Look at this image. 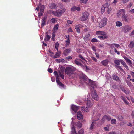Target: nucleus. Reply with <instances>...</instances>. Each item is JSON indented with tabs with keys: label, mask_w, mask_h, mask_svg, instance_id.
<instances>
[{
	"label": "nucleus",
	"mask_w": 134,
	"mask_h": 134,
	"mask_svg": "<svg viewBox=\"0 0 134 134\" xmlns=\"http://www.w3.org/2000/svg\"><path fill=\"white\" fill-rule=\"evenodd\" d=\"M88 0H80L81 3H85L87 2Z\"/></svg>",
	"instance_id": "nucleus-59"
},
{
	"label": "nucleus",
	"mask_w": 134,
	"mask_h": 134,
	"mask_svg": "<svg viewBox=\"0 0 134 134\" xmlns=\"http://www.w3.org/2000/svg\"><path fill=\"white\" fill-rule=\"evenodd\" d=\"M107 20V18H105L102 19L99 24V27L102 28L104 27L106 25Z\"/></svg>",
	"instance_id": "nucleus-7"
},
{
	"label": "nucleus",
	"mask_w": 134,
	"mask_h": 134,
	"mask_svg": "<svg viewBox=\"0 0 134 134\" xmlns=\"http://www.w3.org/2000/svg\"><path fill=\"white\" fill-rule=\"evenodd\" d=\"M72 57L71 56H69L66 57V59L68 60H69V59H72Z\"/></svg>",
	"instance_id": "nucleus-52"
},
{
	"label": "nucleus",
	"mask_w": 134,
	"mask_h": 134,
	"mask_svg": "<svg viewBox=\"0 0 134 134\" xmlns=\"http://www.w3.org/2000/svg\"><path fill=\"white\" fill-rule=\"evenodd\" d=\"M45 35H46V36L44 39V40L45 42H46L49 40L51 37L49 36L48 35V33L47 32H46L45 33Z\"/></svg>",
	"instance_id": "nucleus-22"
},
{
	"label": "nucleus",
	"mask_w": 134,
	"mask_h": 134,
	"mask_svg": "<svg viewBox=\"0 0 134 134\" xmlns=\"http://www.w3.org/2000/svg\"><path fill=\"white\" fill-rule=\"evenodd\" d=\"M120 60L121 61V63L123 65V66H124L125 64H126L125 62L122 59H121V60Z\"/></svg>",
	"instance_id": "nucleus-55"
},
{
	"label": "nucleus",
	"mask_w": 134,
	"mask_h": 134,
	"mask_svg": "<svg viewBox=\"0 0 134 134\" xmlns=\"http://www.w3.org/2000/svg\"><path fill=\"white\" fill-rule=\"evenodd\" d=\"M121 59H116L114 61V63L115 64H116L117 65H119L120 64V63H121Z\"/></svg>",
	"instance_id": "nucleus-31"
},
{
	"label": "nucleus",
	"mask_w": 134,
	"mask_h": 134,
	"mask_svg": "<svg viewBox=\"0 0 134 134\" xmlns=\"http://www.w3.org/2000/svg\"><path fill=\"white\" fill-rule=\"evenodd\" d=\"M112 76L113 79L117 81H120V79L118 76L115 75H112Z\"/></svg>",
	"instance_id": "nucleus-33"
},
{
	"label": "nucleus",
	"mask_w": 134,
	"mask_h": 134,
	"mask_svg": "<svg viewBox=\"0 0 134 134\" xmlns=\"http://www.w3.org/2000/svg\"><path fill=\"white\" fill-rule=\"evenodd\" d=\"M109 5V4L108 3H105L103 6L106 9L107 8Z\"/></svg>",
	"instance_id": "nucleus-50"
},
{
	"label": "nucleus",
	"mask_w": 134,
	"mask_h": 134,
	"mask_svg": "<svg viewBox=\"0 0 134 134\" xmlns=\"http://www.w3.org/2000/svg\"><path fill=\"white\" fill-rule=\"evenodd\" d=\"M92 98L95 100H98L99 99L96 93V91H94V92H92L91 94Z\"/></svg>",
	"instance_id": "nucleus-10"
},
{
	"label": "nucleus",
	"mask_w": 134,
	"mask_h": 134,
	"mask_svg": "<svg viewBox=\"0 0 134 134\" xmlns=\"http://www.w3.org/2000/svg\"><path fill=\"white\" fill-rule=\"evenodd\" d=\"M46 21H42L41 24V27H43V26L46 25Z\"/></svg>",
	"instance_id": "nucleus-45"
},
{
	"label": "nucleus",
	"mask_w": 134,
	"mask_h": 134,
	"mask_svg": "<svg viewBox=\"0 0 134 134\" xmlns=\"http://www.w3.org/2000/svg\"><path fill=\"white\" fill-rule=\"evenodd\" d=\"M59 25L58 24L54 26V28L53 29V30L54 31H56L57 30L58 28Z\"/></svg>",
	"instance_id": "nucleus-37"
},
{
	"label": "nucleus",
	"mask_w": 134,
	"mask_h": 134,
	"mask_svg": "<svg viewBox=\"0 0 134 134\" xmlns=\"http://www.w3.org/2000/svg\"><path fill=\"white\" fill-rule=\"evenodd\" d=\"M121 98L126 104L128 105L129 104V102L126 100V99L123 96H121Z\"/></svg>",
	"instance_id": "nucleus-32"
},
{
	"label": "nucleus",
	"mask_w": 134,
	"mask_h": 134,
	"mask_svg": "<svg viewBox=\"0 0 134 134\" xmlns=\"http://www.w3.org/2000/svg\"><path fill=\"white\" fill-rule=\"evenodd\" d=\"M49 7L51 9H53L56 8L58 6L57 4L53 3L50 4Z\"/></svg>",
	"instance_id": "nucleus-23"
},
{
	"label": "nucleus",
	"mask_w": 134,
	"mask_h": 134,
	"mask_svg": "<svg viewBox=\"0 0 134 134\" xmlns=\"http://www.w3.org/2000/svg\"><path fill=\"white\" fill-rule=\"evenodd\" d=\"M57 84L59 85V87L61 89L65 88L66 86L65 85L62 83L60 81L57 83Z\"/></svg>",
	"instance_id": "nucleus-17"
},
{
	"label": "nucleus",
	"mask_w": 134,
	"mask_h": 134,
	"mask_svg": "<svg viewBox=\"0 0 134 134\" xmlns=\"http://www.w3.org/2000/svg\"><path fill=\"white\" fill-rule=\"evenodd\" d=\"M121 18L122 19V20L124 21L127 22L128 21V18L126 15H124L121 16Z\"/></svg>",
	"instance_id": "nucleus-21"
},
{
	"label": "nucleus",
	"mask_w": 134,
	"mask_h": 134,
	"mask_svg": "<svg viewBox=\"0 0 134 134\" xmlns=\"http://www.w3.org/2000/svg\"><path fill=\"white\" fill-rule=\"evenodd\" d=\"M114 52L115 53H117L118 55H119L120 54V53L119 51H117L116 48L114 49Z\"/></svg>",
	"instance_id": "nucleus-63"
},
{
	"label": "nucleus",
	"mask_w": 134,
	"mask_h": 134,
	"mask_svg": "<svg viewBox=\"0 0 134 134\" xmlns=\"http://www.w3.org/2000/svg\"><path fill=\"white\" fill-rule=\"evenodd\" d=\"M128 47L131 48H132L134 47V40L131 41L128 45Z\"/></svg>",
	"instance_id": "nucleus-29"
},
{
	"label": "nucleus",
	"mask_w": 134,
	"mask_h": 134,
	"mask_svg": "<svg viewBox=\"0 0 134 134\" xmlns=\"http://www.w3.org/2000/svg\"><path fill=\"white\" fill-rule=\"evenodd\" d=\"M56 76V82L57 83V82L60 81L59 79V76L58 74Z\"/></svg>",
	"instance_id": "nucleus-46"
},
{
	"label": "nucleus",
	"mask_w": 134,
	"mask_h": 134,
	"mask_svg": "<svg viewBox=\"0 0 134 134\" xmlns=\"http://www.w3.org/2000/svg\"><path fill=\"white\" fill-rule=\"evenodd\" d=\"M118 14L119 15H117V16L119 17L120 16V15H122V16L125 15V10L123 9H120L118 12Z\"/></svg>",
	"instance_id": "nucleus-15"
},
{
	"label": "nucleus",
	"mask_w": 134,
	"mask_h": 134,
	"mask_svg": "<svg viewBox=\"0 0 134 134\" xmlns=\"http://www.w3.org/2000/svg\"><path fill=\"white\" fill-rule=\"evenodd\" d=\"M130 98L131 100V101L132 102L134 103V99L133 98V97H132L131 96L130 97Z\"/></svg>",
	"instance_id": "nucleus-64"
},
{
	"label": "nucleus",
	"mask_w": 134,
	"mask_h": 134,
	"mask_svg": "<svg viewBox=\"0 0 134 134\" xmlns=\"http://www.w3.org/2000/svg\"><path fill=\"white\" fill-rule=\"evenodd\" d=\"M80 121H79L76 123V126L79 129L82 126V123H84L85 121V119H83V118H77Z\"/></svg>",
	"instance_id": "nucleus-6"
},
{
	"label": "nucleus",
	"mask_w": 134,
	"mask_h": 134,
	"mask_svg": "<svg viewBox=\"0 0 134 134\" xmlns=\"http://www.w3.org/2000/svg\"><path fill=\"white\" fill-rule=\"evenodd\" d=\"M62 60H60V59H56L55 60L56 62L58 63H60L61 62H62Z\"/></svg>",
	"instance_id": "nucleus-57"
},
{
	"label": "nucleus",
	"mask_w": 134,
	"mask_h": 134,
	"mask_svg": "<svg viewBox=\"0 0 134 134\" xmlns=\"http://www.w3.org/2000/svg\"><path fill=\"white\" fill-rule=\"evenodd\" d=\"M77 117H83V114L82 112L80 111H79L77 113Z\"/></svg>",
	"instance_id": "nucleus-30"
},
{
	"label": "nucleus",
	"mask_w": 134,
	"mask_h": 134,
	"mask_svg": "<svg viewBox=\"0 0 134 134\" xmlns=\"http://www.w3.org/2000/svg\"><path fill=\"white\" fill-rule=\"evenodd\" d=\"M66 10V9L64 8H62L61 10H60L59 11L61 15H62V14Z\"/></svg>",
	"instance_id": "nucleus-39"
},
{
	"label": "nucleus",
	"mask_w": 134,
	"mask_h": 134,
	"mask_svg": "<svg viewBox=\"0 0 134 134\" xmlns=\"http://www.w3.org/2000/svg\"><path fill=\"white\" fill-rule=\"evenodd\" d=\"M124 92L126 94H128L129 93L130 91L128 89H126L125 90Z\"/></svg>",
	"instance_id": "nucleus-49"
},
{
	"label": "nucleus",
	"mask_w": 134,
	"mask_h": 134,
	"mask_svg": "<svg viewBox=\"0 0 134 134\" xmlns=\"http://www.w3.org/2000/svg\"><path fill=\"white\" fill-rule=\"evenodd\" d=\"M83 67H82L83 69H84L86 71L90 70L89 68L86 65H84Z\"/></svg>",
	"instance_id": "nucleus-38"
},
{
	"label": "nucleus",
	"mask_w": 134,
	"mask_h": 134,
	"mask_svg": "<svg viewBox=\"0 0 134 134\" xmlns=\"http://www.w3.org/2000/svg\"><path fill=\"white\" fill-rule=\"evenodd\" d=\"M92 50L94 52H96V47L94 46H92Z\"/></svg>",
	"instance_id": "nucleus-56"
},
{
	"label": "nucleus",
	"mask_w": 134,
	"mask_h": 134,
	"mask_svg": "<svg viewBox=\"0 0 134 134\" xmlns=\"http://www.w3.org/2000/svg\"><path fill=\"white\" fill-rule=\"evenodd\" d=\"M78 57H79L81 59V60H80V61H81L83 63H84V62L83 61H86V60L84 57H83L81 55V54H79L78 55Z\"/></svg>",
	"instance_id": "nucleus-34"
},
{
	"label": "nucleus",
	"mask_w": 134,
	"mask_h": 134,
	"mask_svg": "<svg viewBox=\"0 0 134 134\" xmlns=\"http://www.w3.org/2000/svg\"><path fill=\"white\" fill-rule=\"evenodd\" d=\"M81 77L83 79L84 81L90 86L93 89L97 87V85L95 82L90 79L88 80H87V77L84 75H83Z\"/></svg>",
	"instance_id": "nucleus-1"
},
{
	"label": "nucleus",
	"mask_w": 134,
	"mask_h": 134,
	"mask_svg": "<svg viewBox=\"0 0 134 134\" xmlns=\"http://www.w3.org/2000/svg\"><path fill=\"white\" fill-rule=\"evenodd\" d=\"M108 62V60H103L101 62V63L103 66H106Z\"/></svg>",
	"instance_id": "nucleus-26"
},
{
	"label": "nucleus",
	"mask_w": 134,
	"mask_h": 134,
	"mask_svg": "<svg viewBox=\"0 0 134 134\" xmlns=\"http://www.w3.org/2000/svg\"><path fill=\"white\" fill-rule=\"evenodd\" d=\"M96 114L95 116L96 117H98L101 116L100 114L99 113H96L95 110H94L93 111V114H92V116H94V114Z\"/></svg>",
	"instance_id": "nucleus-27"
},
{
	"label": "nucleus",
	"mask_w": 134,
	"mask_h": 134,
	"mask_svg": "<svg viewBox=\"0 0 134 134\" xmlns=\"http://www.w3.org/2000/svg\"><path fill=\"white\" fill-rule=\"evenodd\" d=\"M75 69L73 66H69L67 67L65 70V73L69 75H71L73 73Z\"/></svg>",
	"instance_id": "nucleus-4"
},
{
	"label": "nucleus",
	"mask_w": 134,
	"mask_h": 134,
	"mask_svg": "<svg viewBox=\"0 0 134 134\" xmlns=\"http://www.w3.org/2000/svg\"><path fill=\"white\" fill-rule=\"evenodd\" d=\"M105 9H106V8H105V7L103 6H102L101 8V13H103L104 12Z\"/></svg>",
	"instance_id": "nucleus-42"
},
{
	"label": "nucleus",
	"mask_w": 134,
	"mask_h": 134,
	"mask_svg": "<svg viewBox=\"0 0 134 134\" xmlns=\"http://www.w3.org/2000/svg\"><path fill=\"white\" fill-rule=\"evenodd\" d=\"M98 40L97 39L93 38L92 39L91 42H98Z\"/></svg>",
	"instance_id": "nucleus-44"
},
{
	"label": "nucleus",
	"mask_w": 134,
	"mask_h": 134,
	"mask_svg": "<svg viewBox=\"0 0 134 134\" xmlns=\"http://www.w3.org/2000/svg\"><path fill=\"white\" fill-rule=\"evenodd\" d=\"M88 13L86 12H84L83 13V16L81 18V20L82 21L86 20L88 18L89 16Z\"/></svg>",
	"instance_id": "nucleus-8"
},
{
	"label": "nucleus",
	"mask_w": 134,
	"mask_h": 134,
	"mask_svg": "<svg viewBox=\"0 0 134 134\" xmlns=\"http://www.w3.org/2000/svg\"><path fill=\"white\" fill-rule=\"evenodd\" d=\"M104 129L105 131H108L109 130V126H108L104 128Z\"/></svg>",
	"instance_id": "nucleus-61"
},
{
	"label": "nucleus",
	"mask_w": 134,
	"mask_h": 134,
	"mask_svg": "<svg viewBox=\"0 0 134 134\" xmlns=\"http://www.w3.org/2000/svg\"><path fill=\"white\" fill-rule=\"evenodd\" d=\"M124 58L126 62L128 64V65L132 67V64L130 60L126 56L124 57Z\"/></svg>",
	"instance_id": "nucleus-14"
},
{
	"label": "nucleus",
	"mask_w": 134,
	"mask_h": 134,
	"mask_svg": "<svg viewBox=\"0 0 134 134\" xmlns=\"http://www.w3.org/2000/svg\"><path fill=\"white\" fill-rule=\"evenodd\" d=\"M84 130L81 129L78 131V134H84Z\"/></svg>",
	"instance_id": "nucleus-40"
},
{
	"label": "nucleus",
	"mask_w": 134,
	"mask_h": 134,
	"mask_svg": "<svg viewBox=\"0 0 134 134\" xmlns=\"http://www.w3.org/2000/svg\"><path fill=\"white\" fill-rule=\"evenodd\" d=\"M120 60L121 61V63L123 65V66H124L125 64H126L125 62L122 59H121V60Z\"/></svg>",
	"instance_id": "nucleus-53"
},
{
	"label": "nucleus",
	"mask_w": 134,
	"mask_h": 134,
	"mask_svg": "<svg viewBox=\"0 0 134 134\" xmlns=\"http://www.w3.org/2000/svg\"><path fill=\"white\" fill-rule=\"evenodd\" d=\"M109 45L112 49L113 48L115 49L116 48H119L120 46V45L119 44L116 43L109 44Z\"/></svg>",
	"instance_id": "nucleus-11"
},
{
	"label": "nucleus",
	"mask_w": 134,
	"mask_h": 134,
	"mask_svg": "<svg viewBox=\"0 0 134 134\" xmlns=\"http://www.w3.org/2000/svg\"><path fill=\"white\" fill-rule=\"evenodd\" d=\"M116 26L118 27H120L122 25V23L119 21H117L116 23Z\"/></svg>",
	"instance_id": "nucleus-35"
},
{
	"label": "nucleus",
	"mask_w": 134,
	"mask_h": 134,
	"mask_svg": "<svg viewBox=\"0 0 134 134\" xmlns=\"http://www.w3.org/2000/svg\"><path fill=\"white\" fill-rule=\"evenodd\" d=\"M80 8L79 7L74 6L71 8V10L72 11H74L76 10L79 11L80 10Z\"/></svg>",
	"instance_id": "nucleus-25"
},
{
	"label": "nucleus",
	"mask_w": 134,
	"mask_h": 134,
	"mask_svg": "<svg viewBox=\"0 0 134 134\" xmlns=\"http://www.w3.org/2000/svg\"><path fill=\"white\" fill-rule=\"evenodd\" d=\"M39 6L40 7V12L41 16L42 15L43 13V12L44 9V6L43 5H41V4H39Z\"/></svg>",
	"instance_id": "nucleus-20"
},
{
	"label": "nucleus",
	"mask_w": 134,
	"mask_h": 134,
	"mask_svg": "<svg viewBox=\"0 0 134 134\" xmlns=\"http://www.w3.org/2000/svg\"><path fill=\"white\" fill-rule=\"evenodd\" d=\"M129 36L131 37H134V30L132 31L129 34Z\"/></svg>",
	"instance_id": "nucleus-48"
},
{
	"label": "nucleus",
	"mask_w": 134,
	"mask_h": 134,
	"mask_svg": "<svg viewBox=\"0 0 134 134\" xmlns=\"http://www.w3.org/2000/svg\"><path fill=\"white\" fill-rule=\"evenodd\" d=\"M87 107L86 108L82 107L81 109L83 113H85L88 111V108L92 106L93 104V100L91 98H88L86 103Z\"/></svg>",
	"instance_id": "nucleus-2"
},
{
	"label": "nucleus",
	"mask_w": 134,
	"mask_h": 134,
	"mask_svg": "<svg viewBox=\"0 0 134 134\" xmlns=\"http://www.w3.org/2000/svg\"><path fill=\"white\" fill-rule=\"evenodd\" d=\"M59 74L60 75V76L61 78H62L63 79H64V76L63 75V73H62L60 72H59Z\"/></svg>",
	"instance_id": "nucleus-41"
},
{
	"label": "nucleus",
	"mask_w": 134,
	"mask_h": 134,
	"mask_svg": "<svg viewBox=\"0 0 134 134\" xmlns=\"http://www.w3.org/2000/svg\"><path fill=\"white\" fill-rule=\"evenodd\" d=\"M90 37V34H87L85 36L83 39L85 40H87Z\"/></svg>",
	"instance_id": "nucleus-36"
},
{
	"label": "nucleus",
	"mask_w": 134,
	"mask_h": 134,
	"mask_svg": "<svg viewBox=\"0 0 134 134\" xmlns=\"http://www.w3.org/2000/svg\"><path fill=\"white\" fill-rule=\"evenodd\" d=\"M80 60V59H77L76 60H75L74 61V62L77 65L79 66H81V67H84L83 65L78 60Z\"/></svg>",
	"instance_id": "nucleus-16"
},
{
	"label": "nucleus",
	"mask_w": 134,
	"mask_h": 134,
	"mask_svg": "<svg viewBox=\"0 0 134 134\" xmlns=\"http://www.w3.org/2000/svg\"><path fill=\"white\" fill-rule=\"evenodd\" d=\"M70 132L71 134H77L75 127L74 125L71 126V131Z\"/></svg>",
	"instance_id": "nucleus-19"
},
{
	"label": "nucleus",
	"mask_w": 134,
	"mask_h": 134,
	"mask_svg": "<svg viewBox=\"0 0 134 134\" xmlns=\"http://www.w3.org/2000/svg\"><path fill=\"white\" fill-rule=\"evenodd\" d=\"M115 67L119 69L120 70H121V71H124L123 69L121 67V66H116Z\"/></svg>",
	"instance_id": "nucleus-47"
},
{
	"label": "nucleus",
	"mask_w": 134,
	"mask_h": 134,
	"mask_svg": "<svg viewBox=\"0 0 134 134\" xmlns=\"http://www.w3.org/2000/svg\"><path fill=\"white\" fill-rule=\"evenodd\" d=\"M133 4L131 2L127 6L128 8H130L132 6Z\"/></svg>",
	"instance_id": "nucleus-60"
},
{
	"label": "nucleus",
	"mask_w": 134,
	"mask_h": 134,
	"mask_svg": "<svg viewBox=\"0 0 134 134\" xmlns=\"http://www.w3.org/2000/svg\"><path fill=\"white\" fill-rule=\"evenodd\" d=\"M56 55L58 57L60 56L61 52L60 51H58L56 53Z\"/></svg>",
	"instance_id": "nucleus-43"
},
{
	"label": "nucleus",
	"mask_w": 134,
	"mask_h": 134,
	"mask_svg": "<svg viewBox=\"0 0 134 134\" xmlns=\"http://www.w3.org/2000/svg\"><path fill=\"white\" fill-rule=\"evenodd\" d=\"M122 32L125 33L129 32L132 29V27L129 25H125L121 27Z\"/></svg>",
	"instance_id": "nucleus-5"
},
{
	"label": "nucleus",
	"mask_w": 134,
	"mask_h": 134,
	"mask_svg": "<svg viewBox=\"0 0 134 134\" xmlns=\"http://www.w3.org/2000/svg\"><path fill=\"white\" fill-rule=\"evenodd\" d=\"M116 120L115 119H113L111 120V123L113 124H115L116 123Z\"/></svg>",
	"instance_id": "nucleus-51"
},
{
	"label": "nucleus",
	"mask_w": 134,
	"mask_h": 134,
	"mask_svg": "<svg viewBox=\"0 0 134 134\" xmlns=\"http://www.w3.org/2000/svg\"><path fill=\"white\" fill-rule=\"evenodd\" d=\"M79 107L78 106H76L75 105H72L71 107V109L72 110V113L73 111L76 113L77 112V110L79 109Z\"/></svg>",
	"instance_id": "nucleus-9"
},
{
	"label": "nucleus",
	"mask_w": 134,
	"mask_h": 134,
	"mask_svg": "<svg viewBox=\"0 0 134 134\" xmlns=\"http://www.w3.org/2000/svg\"><path fill=\"white\" fill-rule=\"evenodd\" d=\"M71 51V50L70 48L66 49L63 52V55L65 56H67Z\"/></svg>",
	"instance_id": "nucleus-13"
},
{
	"label": "nucleus",
	"mask_w": 134,
	"mask_h": 134,
	"mask_svg": "<svg viewBox=\"0 0 134 134\" xmlns=\"http://www.w3.org/2000/svg\"><path fill=\"white\" fill-rule=\"evenodd\" d=\"M120 60L121 61V63L123 65V66H124L125 64H126L125 62L122 59H121V60Z\"/></svg>",
	"instance_id": "nucleus-54"
},
{
	"label": "nucleus",
	"mask_w": 134,
	"mask_h": 134,
	"mask_svg": "<svg viewBox=\"0 0 134 134\" xmlns=\"http://www.w3.org/2000/svg\"><path fill=\"white\" fill-rule=\"evenodd\" d=\"M53 14L55 16H60L61 15L59 11H53L52 12Z\"/></svg>",
	"instance_id": "nucleus-24"
},
{
	"label": "nucleus",
	"mask_w": 134,
	"mask_h": 134,
	"mask_svg": "<svg viewBox=\"0 0 134 134\" xmlns=\"http://www.w3.org/2000/svg\"><path fill=\"white\" fill-rule=\"evenodd\" d=\"M129 0H122L121 1L124 3L125 4L126 3L128 2Z\"/></svg>",
	"instance_id": "nucleus-62"
},
{
	"label": "nucleus",
	"mask_w": 134,
	"mask_h": 134,
	"mask_svg": "<svg viewBox=\"0 0 134 134\" xmlns=\"http://www.w3.org/2000/svg\"><path fill=\"white\" fill-rule=\"evenodd\" d=\"M105 120V118H102L98 122V125L99 126L103 124L104 123Z\"/></svg>",
	"instance_id": "nucleus-28"
},
{
	"label": "nucleus",
	"mask_w": 134,
	"mask_h": 134,
	"mask_svg": "<svg viewBox=\"0 0 134 134\" xmlns=\"http://www.w3.org/2000/svg\"><path fill=\"white\" fill-rule=\"evenodd\" d=\"M99 120V119L97 118L96 119H94L93 120L91 124L89 129L90 130H92L94 128V124H96L97 122L96 121Z\"/></svg>",
	"instance_id": "nucleus-12"
},
{
	"label": "nucleus",
	"mask_w": 134,
	"mask_h": 134,
	"mask_svg": "<svg viewBox=\"0 0 134 134\" xmlns=\"http://www.w3.org/2000/svg\"><path fill=\"white\" fill-rule=\"evenodd\" d=\"M51 21L53 23H55V20L54 18H52L51 19Z\"/></svg>",
	"instance_id": "nucleus-58"
},
{
	"label": "nucleus",
	"mask_w": 134,
	"mask_h": 134,
	"mask_svg": "<svg viewBox=\"0 0 134 134\" xmlns=\"http://www.w3.org/2000/svg\"><path fill=\"white\" fill-rule=\"evenodd\" d=\"M96 34L97 35H101L98 36V38L101 40H104L108 38L106 33L104 31H98L96 32Z\"/></svg>",
	"instance_id": "nucleus-3"
},
{
	"label": "nucleus",
	"mask_w": 134,
	"mask_h": 134,
	"mask_svg": "<svg viewBox=\"0 0 134 134\" xmlns=\"http://www.w3.org/2000/svg\"><path fill=\"white\" fill-rule=\"evenodd\" d=\"M82 28V25H81L79 24L76 25L75 29L76 30L77 32L79 33L80 32V29Z\"/></svg>",
	"instance_id": "nucleus-18"
}]
</instances>
